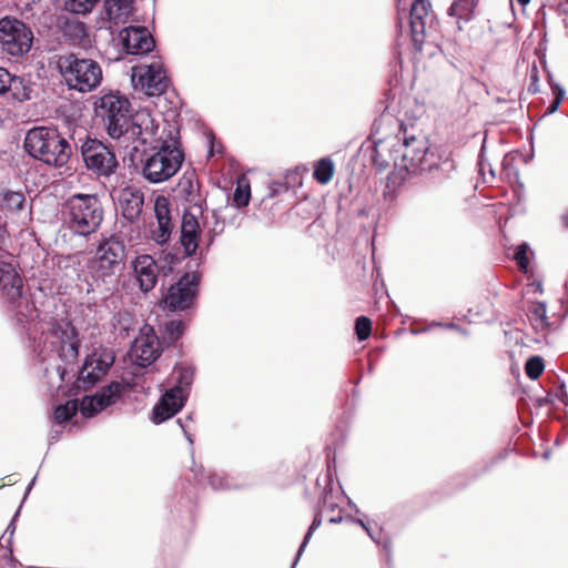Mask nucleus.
<instances>
[{"label":"nucleus","mask_w":568,"mask_h":568,"mask_svg":"<svg viewBox=\"0 0 568 568\" xmlns=\"http://www.w3.org/2000/svg\"><path fill=\"white\" fill-rule=\"evenodd\" d=\"M545 365L539 356L530 357L525 365V372L530 379H537L544 372Z\"/></svg>","instance_id":"e433bc0d"},{"label":"nucleus","mask_w":568,"mask_h":568,"mask_svg":"<svg viewBox=\"0 0 568 568\" xmlns=\"http://www.w3.org/2000/svg\"><path fill=\"white\" fill-rule=\"evenodd\" d=\"M113 356L109 353H93L85 358V362L79 373V383L83 387L93 386L113 364Z\"/></svg>","instance_id":"dca6fc26"},{"label":"nucleus","mask_w":568,"mask_h":568,"mask_svg":"<svg viewBox=\"0 0 568 568\" xmlns=\"http://www.w3.org/2000/svg\"><path fill=\"white\" fill-rule=\"evenodd\" d=\"M94 104L95 115L102 120L110 138L121 141L126 148L136 141L146 143L149 124L153 122L148 112L133 114L130 101L113 92L102 95Z\"/></svg>","instance_id":"f03ea898"},{"label":"nucleus","mask_w":568,"mask_h":568,"mask_svg":"<svg viewBox=\"0 0 568 568\" xmlns=\"http://www.w3.org/2000/svg\"><path fill=\"white\" fill-rule=\"evenodd\" d=\"M293 568V567H292Z\"/></svg>","instance_id":"052dcab7"},{"label":"nucleus","mask_w":568,"mask_h":568,"mask_svg":"<svg viewBox=\"0 0 568 568\" xmlns=\"http://www.w3.org/2000/svg\"><path fill=\"white\" fill-rule=\"evenodd\" d=\"M478 2L479 0H455L449 7L448 13L457 19V23L460 21L468 22L474 17Z\"/></svg>","instance_id":"a878e982"},{"label":"nucleus","mask_w":568,"mask_h":568,"mask_svg":"<svg viewBox=\"0 0 568 568\" xmlns=\"http://www.w3.org/2000/svg\"><path fill=\"white\" fill-rule=\"evenodd\" d=\"M58 69L65 85L81 93L95 90L103 79L100 63L78 53L59 57Z\"/></svg>","instance_id":"423d86ee"},{"label":"nucleus","mask_w":568,"mask_h":568,"mask_svg":"<svg viewBox=\"0 0 568 568\" xmlns=\"http://www.w3.org/2000/svg\"><path fill=\"white\" fill-rule=\"evenodd\" d=\"M433 28L434 16L430 12V3L416 0L410 9L409 31L417 50H422L424 39Z\"/></svg>","instance_id":"4468645a"},{"label":"nucleus","mask_w":568,"mask_h":568,"mask_svg":"<svg viewBox=\"0 0 568 568\" xmlns=\"http://www.w3.org/2000/svg\"><path fill=\"white\" fill-rule=\"evenodd\" d=\"M81 154L87 169L98 176H111L119 165L114 153L97 139H87L81 145Z\"/></svg>","instance_id":"9d476101"},{"label":"nucleus","mask_w":568,"mask_h":568,"mask_svg":"<svg viewBox=\"0 0 568 568\" xmlns=\"http://www.w3.org/2000/svg\"><path fill=\"white\" fill-rule=\"evenodd\" d=\"M527 244H521L517 247L515 253V260L517 262V265L520 270L526 271L529 264L528 257H527Z\"/></svg>","instance_id":"79ce46f5"},{"label":"nucleus","mask_w":568,"mask_h":568,"mask_svg":"<svg viewBox=\"0 0 568 568\" xmlns=\"http://www.w3.org/2000/svg\"><path fill=\"white\" fill-rule=\"evenodd\" d=\"M26 197L22 192L6 191L2 197V210L17 213L24 209Z\"/></svg>","instance_id":"c85d7f7f"},{"label":"nucleus","mask_w":568,"mask_h":568,"mask_svg":"<svg viewBox=\"0 0 568 568\" xmlns=\"http://www.w3.org/2000/svg\"><path fill=\"white\" fill-rule=\"evenodd\" d=\"M4 231L0 227V300L12 313L17 324L28 329L30 334L40 333L45 342L58 347L64 361L75 359L79 353V341L75 331L67 318H55L41 313L22 294V278L18 274L14 257L6 250Z\"/></svg>","instance_id":"f257e3e1"},{"label":"nucleus","mask_w":568,"mask_h":568,"mask_svg":"<svg viewBox=\"0 0 568 568\" xmlns=\"http://www.w3.org/2000/svg\"><path fill=\"white\" fill-rule=\"evenodd\" d=\"M34 480H36V478H33V479L31 480V484L29 485V489H30V488L32 487V485L34 484Z\"/></svg>","instance_id":"864d4df0"},{"label":"nucleus","mask_w":568,"mask_h":568,"mask_svg":"<svg viewBox=\"0 0 568 568\" xmlns=\"http://www.w3.org/2000/svg\"><path fill=\"white\" fill-rule=\"evenodd\" d=\"M446 327H448V328H456V325L455 324H448V325H446Z\"/></svg>","instance_id":"3c124183"},{"label":"nucleus","mask_w":568,"mask_h":568,"mask_svg":"<svg viewBox=\"0 0 568 568\" xmlns=\"http://www.w3.org/2000/svg\"><path fill=\"white\" fill-rule=\"evenodd\" d=\"M178 423L180 424L181 428L183 429L184 434L186 435V438H187L189 443L192 444L193 440H192L191 436L187 434V432L185 429V425L182 423L181 419H179Z\"/></svg>","instance_id":"49530a36"},{"label":"nucleus","mask_w":568,"mask_h":568,"mask_svg":"<svg viewBox=\"0 0 568 568\" xmlns=\"http://www.w3.org/2000/svg\"><path fill=\"white\" fill-rule=\"evenodd\" d=\"M293 568V567H292Z\"/></svg>","instance_id":"e2e57ef3"},{"label":"nucleus","mask_w":568,"mask_h":568,"mask_svg":"<svg viewBox=\"0 0 568 568\" xmlns=\"http://www.w3.org/2000/svg\"><path fill=\"white\" fill-rule=\"evenodd\" d=\"M398 28L402 30V21L398 19Z\"/></svg>","instance_id":"5fc2aeb1"},{"label":"nucleus","mask_w":568,"mask_h":568,"mask_svg":"<svg viewBox=\"0 0 568 568\" xmlns=\"http://www.w3.org/2000/svg\"><path fill=\"white\" fill-rule=\"evenodd\" d=\"M132 361L145 367L151 365L160 356V343L152 326L144 324L140 327V334L130 348Z\"/></svg>","instance_id":"ddd939ff"},{"label":"nucleus","mask_w":568,"mask_h":568,"mask_svg":"<svg viewBox=\"0 0 568 568\" xmlns=\"http://www.w3.org/2000/svg\"><path fill=\"white\" fill-rule=\"evenodd\" d=\"M250 197H251L250 186L248 185L242 186L239 184L234 192V196H233L234 203L239 207L246 206L250 202Z\"/></svg>","instance_id":"a19ab883"},{"label":"nucleus","mask_w":568,"mask_h":568,"mask_svg":"<svg viewBox=\"0 0 568 568\" xmlns=\"http://www.w3.org/2000/svg\"><path fill=\"white\" fill-rule=\"evenodd\" d=\"M52 439H57V434H53V436H51V440Z\"/></svg>","instance_id":"4d7b16f0"},{"label":"nucleus","mask_w":568,"mask_h":568,"mask_svg":"<svg viewBox=\"0 0 568 568\" xmlns=\"http://www.w3.org/2000/svg\"><path fill=\"white\" fill-rule=\"evenodd\" d=\"M355 331L359 341H365L369 337L372 331V322L366 316H359L355 323Z\"/></svg>","instance_id":"ea45409f"},{"label":"nucleus","mask_w":568,"mask_h":568,"mask_svg":"<svg viewBox=\"0 0 568 568\" xmlns=\"http://www.w3.org/2000/svg\"><path fill=\"white\" fill-rule=\"evenodd\" d=\"M210 486L215 490L236 488L237 485L233 484L224 474L214 473L209 477Z\"/></svg>","instance_id":"4c0bfd02"},{"label":"nucleus","mask_w":568,"mask_h":568,"mask_svg":"<svg viewBox=\"0 0 568 568\" xmlns=\"http://www.w3.org/2000/svg\"><path fill=\"white\" fill-rule=\"evenodd\" d=\"M154 214L158 225L152 230V239L158 244H164L169 241L172 232V223L170 216V207L168 200L160 195L154 202Z\"/></svg>","instance_id":"412c9836"},{"label":"nucleus","mask_w":568,"mask_h":568,"mask_svg":"<svg viewBox=\"0 0 568 568\" xmlns=\"http://www.w3.org/2000/svg\"><path fill=\"white\" fill-rule=\"evenodd\" d=\"M105 11L115 23L125 22L132 14L133 0H105Z\"/></svg>","instance_id":"393cba45"},{"label":"nucleus","mask_w":568,"mask_h":568,"mask_svg":"<svg viewBox=\"0 0 568 568\" xmlns=\"http://www.w3.org/2000/svg\"><path fill=\"white\" fill-rule=\"evenodd\" d=\"M123 386L121 383L113 382L102 388L93 396H84L81 402V413L84 417H92L108 406L114 404L121 396Z\"/></svg>","instance_id":"2eb2a0df"},{"label":"nucleus","mask_w":568,"mask_h":568,"mask_svg":"<svg viewBox=\"0 0 568 568\" xmlns=\"http://www.w3.org/2000/svg\"><path fill=\"white\" fill-rule=\"evenodd\" d=\"M119 203L124 219L133 222L142 212L144 196L140 190L125 187L121 191Z\"/></svg>","instance_id":"5701e85b"},{"label":"nucleus","mask_w":568,"mask_h":568,"mask_svg":"<svg viewBox=\"0 0 568 568\" xmlns=\"http://www.w3.org/2000/svg\"><path fill=\"white\" fill-rule=\"evenodd\" d=\"M78 410V404L75 400H68L65 404L63 405H59L55 409H54V420L58 423V424H62L67 420H69L73 415H75Z\"/></svg>","instance_id":"473e14b6"},{"label":"nucleus","mask_w":568,"mask_h":568,"mask_svg":"<svg viewBox=\"0 0 568 568\" xmlns=\"http://www.w3.org/2000/svg\"><path fill=\"white\" fill-rule=\"evenodd\" d=\"M132 83L135 90L146 95H161L169 87V78L160 61L132 68Z\"/></svg>","instance_id":"9b49d317"},{"label":"nucleus","mask_w":568,"mask_h":568,"mask_svg":"<svg viewBox=\"0 0 568 568\" xmlns=\"http://www.w3.org/2000/svg\"><path fill=\"white\" fill-rule=\"evenodd\" d=\"M334 174V163L328 158H323L316 162L313 176L321 184H327Z\"/></svg>","instance_id":"c756f323"},{"label":"nucleus","mask_w":568,"mask_h":568,"mask_svg":"<svg viewBox=\"0 0 568 568\" xmlns=\"http://www.w3.org/2000/svg\"><path fill=\"white\" fill-rule=\"evenodd\" d=\"M200 276L196 273H185L175 284L171 285L164 295L163 303L171 311L189 308L197 293Z\"/></svg>","instance_id":"f8f14e48"},{"label":"nucleus","mask_w":568,"mask_h":568,"mask_svg":"<svg viewBox=\"0 0 568 568\" xmlns=\"http://www.w3.org/2000/svg\"><path fill=\"white\" fill-rule=\"evenodd\" d=\"M372 160L379 170L393 165L400 179L417 173L427 154V143L423 139L410 136L400 141L397 136L373 138Z\"/></svg>","instance_id":"7ed1b4c3"},{"label":"nucleus","mask_w":568,"mask_h":568,"mask_svg":"<svg viewBox=\"0 0 568 568\" xmlns=\"http://www.w3.org/2000/svg\"><path fill=\"white\" fill-rule=\"evenodd\" d=\"M293 568V567H292Z\"/></svg>","instance_id":"0e129e2a"},{"label":"nucleus","mask_w":568,"mask_h":568,"mask_svg":"<svg viewBox=\"0 0 568 568\" xmlns=\"http://www.w3.org/2000/svg\"><path fill=\"white\" fill-rule=\"evenodd\" d=\"M555 94H556L555 100L548 106V110L550 113L555 112L559 108V105L565 97V90L561 87L556 85Z\"/></svg>","instance_id":"37998d69"},{"label":"nucleus","mask_w":568,"mask_h":568,"mask_svg":"<svg viewBox=\"0 0 568 568\" xmlns=\"http://www.w3.org/2000/svg\"><path fill=\"white\" fill-rule=\"evenodd\" d=\"M562 222H564V225L566 227H568V212L565 215H562Z\"/></svg>","instance_id":"8fccbe9b"},{"label":"nucleus","mask_w":568,"mask_h":568,"mask_svg":"<svg viewBox=\"0 0 568 568\" xmlns=\"http://www.w3.org/2000/svg\"><path fill=\"white\" fill-rule=\"evenodd\" d=\"M97 0H67L64 8L75 14H84L92 10Z\"/></svg>","instance_id":"c9c22d12"},{"label":"nucleus","mask_w":568,"mask_h":568,"mask_svg":"<svg viewBox=\"0 0 568 568\" xmlns=\"http://www.w3.org/2000/svg\"><path fill=\"white\" fill-rule=\"evenodd\" d=\"M179 131L170 130L168 139H162L156 151L146 156L142 174L150 183H162L174 176L184 161V153L180 148Z\"/></svg>","instance_id":"39448f33"},{"label":"nucleus","mask_w":568,"mask_h":568,"mask_svg":"<svg viewBox=\"0 0 568 568\" xmlns=\"http://www.w3.org/2000/svg\"><path fill=\"white\" fill-rule=\"evenodd\" d=\"M321 524H322V519H321L320 515L317 514L314 517L313 523L311 524V526H310L307 532L305 534L304 539H303V541H302V544H301V546H300V548L297 550L296 558H295V560L293 562V568H295V566L297 565V562H298V560H300V558H301L305 547L307 546L308 541L312 538L313 532L321 526Z\"/></svg>","instance_id":"58836bf2"},{"label":"nucleus","mask_w":568,"mask_h":568,"mask_svg":"<svg viewBox=\"0 0 568 568\" xmlns=\"http://www.w3.org/2000/svg\"><path fill=\"white\" fill-rule=\"evenodd\" d=\"M136 321L129 311H119L113 316V328L120 337H129L135 331Z\"/></svg>","instance_id":"bb28decb"},{"label":"nucleus","mask_w":568,"mask_h":568,"mask_svg":"<svg viewBox=\"0 0 568 568\" xmlns=\"http://www.w3.org/2000/svg\"><path fill=\"white\" fill-rule=\"evenodd\" d=\"M173 379L176 382L175 386L182 387V392L187 396V389L193 382L194 372L190 366L175 367L173 371Z\"/></svg>","instance_id":"7c9ffc66"},{"label":"nucleus","mask_w":568,"mask_h":568,"mask_svg":"<svg viewBox=\"0 0 568 568\" xmlns=\"http://www.w3.org/2000/svg\"><path fill=\"white\" fill-rule=\"evenodd\" d=\"M79 261L74 255H61L55 260V265L59 271L63 272L65 276H71L77 273Z\"/></svg>","instance_id":"72a5a7b5"},{"label":"nucleus","mask_w":568,"mask_h":568,"mask_svg":"<svg viewBox=\"0 0 568 568\" xmlns=\"http://www.w3.org/2000/svg\"><path fill=\"white\" fill-rule=\"evenodd\" d=\"M529 312L531 314V321L534 322V326L536 329L542 331L549 326L547 317V306L545 303H534L529 308Z\"/></svg>","instance_id":"2f4dec72"},{"label":"nucleus","mask_w":568,"mask_h":568,"mask_svg":"<svg viewBox=\"0 0 568 568\" xmlns=\"http://www.w3.org/2000/svg\"><path fill=\"white\" fill-rule=\"evenodd\" d=\"M120 38L130 54H144L154 48V39L144 27L130 26L120 32Z\"/></svg>","instance_id":"6ab92c4d"},{"label":"nucleus","mask_w":568,"mask_h":568,"mask_svg":"<svg viewBox=\"0 0 568 568\" xmlns=\"http://www.w3.org/2000/svg\"><path fill=\"white\" fill-rule=\"evenodd\" d=\"M480 172L484 175V164L480 162Z\"/></svg>","instance_id":"603ef678"},{"label":"nucleus","mask_w":568,"mask_h":568,"mask_svg":"<svg viewBox=\"0 0 568 568\" xmlns=\"http://www.w3.org/2000/svg\"><path fill=\"white\" fill-rule=\"evenodd\" d=\"M184 332V324L182 321L172 320L163 324L164 337L169 342H175L179 339Z\"/></svg>","instance_id":"f704fd0d"},{"label":"nucleus","mask_w":568,"mask_h":568,"mask_svg":"<svg viewBox=\"0 0 568 568\" xmlns=\"http://www.w3.org/2000/svg\"><path fill=\"white\" fill-rule=\"evenodd\" d=\"M52 439H57V434H53V436H51V440Z\"/></svg>","instance_id":"6e6d98bb"},{"label":"nucleus","mask_w":568,"mask_h":568,"mask_svg":"<svg viewBox=\"0 0 568 568\" xmlns=\"http://www.w3.org/2000/svg\"><path fill=\"white\" fill-rule=\"evenodd\" d=\"M181 389L182 387L180 386H173L162 395L161 399L153 408V423L161 424L182 409L186 396Z\"/></svg>","instance_id":"f3484780"},{"label":"nucleus","mask_w":568,"mask_h":568,"mask_svg":"<svg viewBox=\"0 0 568 568\" xmlns=\"http://www.w3.org/2000/svg\"><path fill=\"white\" fill-rule=\"evenodd\" d=\"M293 568V567H292Z\"/></svg>","instance_id":"680f3d73"},{"label":"nucleus","mask_w":568,"mask_h":568,"mask_svg":"<svg viewBox=\"0 0 568 568\" xmlns=\"http://www.w3.org/2000/svg\"><path fill=\"white\" fill-rule=\"evenodd\" d=\"M176 191L186 202L195 203L200 197V184L194 171L185 172L179 180Z\"/></svg>","instance_id":"b1692460"},{"label":"nucleus","mask_w":568,"mask_h":568,"mask_svg":"<svg viewBox=\"0 0 568 568\" xmlns=\"http://www.w3.org/2000/svg\"><path fill=\"white\" fill-rule=\"evenodd\" d=\"M356 524H358L359 526H362L365 531L368 534V536L376 542H378V540L376 539V537L372 534L371 531V528L362 520V519H355L354 520Z\"/></svg>","instance_id":"a18cd8bd"},{"label":"nucleus","mask_w":568,"mask_h":568,"mask_svg":"<svg viewBox=\"0 0 568 568\" xmlns=\"http://www.w3.org/2000/svg\"><path fill=\"white\" fill-rule=\"evenodd\" d=\"M33 43V32L18 19L2 18L0 20V47L12 57L28 53Z\"/></svg>","instance_id":"1a4fd4ad"},{"label":"nucleus","mask_w":568,"mask_h":568,"mask_svg":"<svg viewBox=\"0 0 568 568\" xmlns=\"http://www.w3.org/2000/svg\"><path fill=\"white\" fill-rule=\"evenodd\" d=\"M200 224L196 215L185 212L181 224V244L186 255H192L199 247Z\"/></svg>","instance_id":"4be33fe9"},{"label":"nucleus","mask_w":568,"mask_h":568,"mask_svg":"<svg viewBox=\"0 0 568 568\" xmlns=\"http://www.w3.org/2000/svg\"><path fill=\"white\" fill-rule=\"evenodd\" d=\"M203 214V227L207 230L210 235V242L213 241L214 236L221 234L224 230V221L221 219L216 210L205 211Z\"/></svg>","instance_id":"cd10ccee"},{"label":"nucleus","mask_w":568,"mask_h":568,"mask_svg":"<svg viewBox=\"0 0 568 568\" xmlns=\"http://www.w3.org/2000/svg\"><path fill=\"white\" fill-rule=\"evenodd\" d=\"M521 7H526L530 0H516Z\"/></svg>","instance_id":"09e8293b"},{"label":"nucleus","mask_w":568,"mask_h":568,"mask_svg":"<svg viewBox=\"0 0 568 568\" xmlns=\"http://www.w3.org/2000/svg\"><path fill=\"white\" fill-rule=\"evenodd\" d=\"M531 80L532 81H531V83L529 85V91L535 93L538 90L537 89V84H536V82H537V68H536V65H534V68H532Z\"/></svg>","instance_id":"c03bdc74"},{"label":"nucleus","mask_w":568,"mask_h":568,"mask_svg":"<svg viewBox=\"0 0 568 568\" xmlns=\"http://www.w3.org/2000/svg\"><path fill=\"white\" fill-rule=\"evenodd\" d=\"M125 258L124 243L115 236L100 241L91 261V273L97 287L101 284L110 293L116 283V272L121 270Z\"/></svg>","instance_id":"0eeeda50"},{"label":"nucleus","mask_w":568,"mask_h":568,"mask_svg":"<svg viewBox=\"0 0 568 568\" xmlns=\"http://www.w3.org/2000/svg\"><path fill=\"white\" fill-rule=\"evenodd\" d=\"M24 148L33 159L54 168L64 166L72 154L68 140L55 128L48 126L29 130Z\"/></svg>","instance_id":"20e7f679"},{"label":"nucleus","mask_w":568,"mask_h":568,"mask_svg":"<svg viewBox=\"0 0 568 568\" xmlns=\"http://www.w3.org/2000/svg\"><path fill=\"white\" fill-rule=\"evenodd\" d=\"M30 82L21 77L11 74L7 69L0 68V97L7 100L24 102L31 99Z\"/></svg>","instance_id":"a211bd4d"},{"label":"nucleus","mask_w":568,"mask_h":568,"mask_svg":"<svg viewBox=\"0 0 568 568\" xmlns=\"http://www.w3.org/2000/svg\"><path fill=\"white\" fill-rule=\"evenodd\" d=\"M489 173L494 176V171L491 169H489Z\"/></svg>","instance_id":"bf43d9fd"},{"label":"nucleus","mask_w":568,"mask_h":568,"mask_svg":"<svg viewBox=\"0 0 568 568\" xmlns=\"http://www.w3.org/2000/svg\"><path fill=\"white\" fill-rule=\"evenodd\" d=\"M132 268L141 292H151L159 277V266L155 260L149 254L139 255L133 260Z\"/></svg>","instance_id":"aec40b11"},{"label":"nucleus","mask_w":568,"mask_h":568,"mask_svg":"<svg viewBox=\"0 0 568 568\" xmlns=\"http://www.w3.org/2000/svg\"><path fill=\"white\" fill-rule=\"evenodd\" d=\"M12 524H13V523H11L9 527H7V532L10 530V528H11Z\"/></svg>","instance_id":"13d9d810"},{"label":"nucleus","mask_w":568,"mask_h":568,"mask_svg":"<svg viewBox=\"0 0 568 568\" xmlns=\"http://www.w3.org/2000/svg\"><path fill=\"white\" fill-rule=\"evenodd\" d=\"M342 519H343V517H342V516L331 517V518H329V523H332V524H338V523H341V521H342Z\"/></svg>","instance_id":"de8ad7c7"},{"label":"nucleus","mask_w":568,"mask_h":568,"mask_svg":"<svg viewBox=\"0 0 568 568\" xmlns=\"http://www.w3.org/2000/svg\"><path fill=\"white\" fill-rule=\"evenodd\" d=\"M67 222L77 234L94 233L103 221V207L97 195L74 194L65 202Z\"/></svg>","instance_id":"6e6552de"}]
</instances>
